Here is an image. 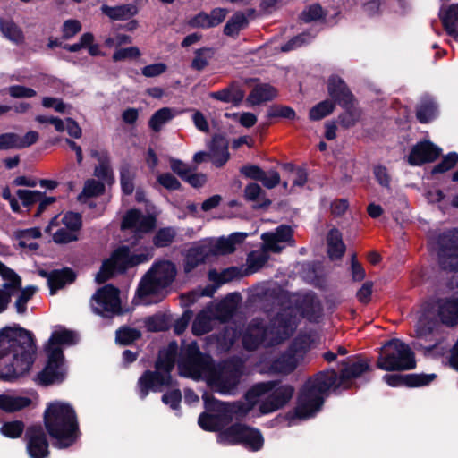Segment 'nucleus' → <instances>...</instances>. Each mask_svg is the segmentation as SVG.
<instances>
[{"label": "nucleus", "instance_id": "obj_39", "mask_svg": "<svg viewBox=\"0 0 458 458\" xmlns=\"http://www.w3.org/2000/svg\"><path fill=\"white\" fill-rule=\"evenodd\" d=\"M297 360L293 353H283L275 359L270 365V369L274 372L289 375L297 368Z\"/></svg>", "mask_w": 458, "mask_h": 458}, {"label": "nucleus", "instance_id": "obj_22", "mask_svg": "<svg viewBox=\"0 0 458 458\" xmlns=\"http://www.w3.org/2000/svg\"><path fill=\"white\" fill-rule=\"evenodd\" d=\"M435 305L440 324L449 328L458 326V296L437 298Z\"/></svg>", "mask_w": 458, "mask_h": 458}, {"label": "nucleus", "instance_id": "obj_7", "mask_svg": "<svg viewBox=\"0 0 458 458\" xmlns=\"http://www.w3.org/2000/svg\"><path fill=\"white\" fill-rule=\"evenodd\" d=\"M178 369L184 377L199 378L213 369V360L210 355L202 353L197 342L192 341L181 350Z\"/></svg>", "mask_w": 458, "mask_h": 458}, {"label": "nucleus", "instance_id": "obj_2", "mask_svg": "<svg viewBox=\"0 0 458 458\" xmlns=\"http://www.w3.org/2000/svg\"><path fill=\"white\" fill-rule=\"evenodd\" d=\"M33 334L21 327L0 330V379L12 381L27 374L35 360Z\"/></svg>", "mask_w": 458, "mask_h": 458}, {"label": "nucleus", "instance_id": "obj_44", "mask_svg": "<svg viewBox=\"0 0 458 458\" xmlns=\"http://www.w3.org/2000/svg\"><path fill=\"white\" fill-rule=\"evenodd\" d=\"M439 323L438 318L421 316L416 324V335L420 338L427 337L437 329Z\"/></svg>", "mask_w": 458, "mask_h": 458}, {"label": "nucleus", "instance_id": "obj_35", "mask_svg": "<svg viewBox=\"0 0 458 458\" xmlns=\"http://www.w3.org/2000/svg\"><path fill=\"white\" fill-rule=\"evenodd\" d=\"M31 403L29 397L13 394H0V409L6 412H13L28 407Z\"/></svg>", "mask_w": 458, "mask_h": 458}, {"label": "nucleus", "instance_id": "obj_56", "mask_svg": "<svg viewBox=\"0 0 458 458\" xmlns=\"http://www.w3.org/2000/svg\"><path fill=\"white\" fill-rule=\"evenodd\" d=\"M37 288L35 286H28L21 291V293L14 303L18 313H25L27 310V302L32 298Z\"/></svg>", "mask_w": 458, "mask_h": 458}, {"label": "nucleus", "instance_id": "obj_26", "mask_svg": "<svg viewBox=\"0 0 458 458\" xmlns=\"http://www.w3.org/2000/svg\"><path fill=\"white\" fill-rule=\"evenodd\" d=\"M171 372V370L157 369L155 372L145 370V395L148 394L147 389L148 388L156 392H161L165 387L178 386V383L173 379Z\"/></svg>", "mask_w": 458, "mask_h": 458}, {"label": "nucleus", "instance_id": "obj_10", "mask_svg": "<svg viewBox=\"0 0 458 458\" xmlns=\"http://www.w3.org/2000/svg\"><path fill=\"white\" fill-rule=\"evenodd\" d=\"M142 261L143 254L131 255L128 246L118 248L108 259L103 262L100 270L96 275V281L98 284L105 283L114 275L115 271H123Z\"/></svg>", "mask_w": 458, "mask_h": 458}, {"label": "nucleus", "instance_id": "obj_37", "mask_svg": "<svg viewBox=\"0 0 458 458\" xmlns=\"http://www.w3.org/2000/svg\"><path fill=\"white\" fill-rule=\"evenodd\" d=\"M60 221L58 216H55L51 219L49 225L46 227V232L51 233L53 240L56 243H68L71 242L77 241V235L74 232L67 227L64 226L58 228L56 231H53L55 226H59Z\"/></svg>", "mask_w": 458, "mask_h": 458}, {"label": "nucleus", "instance_id": "obj_31", "mask_svg": "<svg viewBox=\"0 0 458 458\" xmlns=\"http://www.w3.org/2000/svg\"><path fill=\"white\" fill-rule=\"evenodd\" d=\"M178 355V344L176 341H171L167 346L159 351L156 369L168 371L173 370Z\"/></svg>", "mask_w": 458, "mask_h": 458}, {"label": "nucleus", "instance_id": "obj_36", "mask_svg": "<svg viewBox=\"0 0 458 458\" xmlns=\"http://www.w3.org/2000/svg\"><path fill=\"white\" fill-rule=\"evenodd\" d=\"M439 18L446 33L452 37L458 36V4H451L446 10L441 11Z\"/></svg>", "mask_w": 458, "mask_h": 458}, {"label": "nucleus", "instance_id": "obj_59", "mask_svg": "<svg viewBox=\"0 0 458 458\" xmlns=\"http://www.w3.org/2000/svg\"><path fill=\"white\" fill-rule=\"evenodd\" d=\"M0 430L6 437L12 438L19 437L24 430V424L20 420L6 422L1 427Z\"/></svg>", "mask_w": 458, "mask_h": 458}, {"label": "nucleus", "instance_id": "obj_41", "mask_svg": "<svg viewBox=\"0 0 458 458\" xmlns=\"http://www.w3.org/2000/svg\"><path fill=\"white\" fill-rule=\"evenodd\" d=\"M344 111L338 116L339 124L344 128L349 129L353 127L360 119L362 112L356 104H352L347 107H342Z\"/></svg>", "mask_w": 458, "mask_h": 458}, {"label": "nucleus", "instance_id": "obj_63", "mask_svg": "<svg viewBox=\"0 0 458 458\" xmlns=\"http://www.w3.org/2000/svg\"><path fill=\"white\" fill-rule=\"evenodd\" d=\"M373 174L378 184L384 188L390 189L391 177L385 165H377L373 168Z\"/></svg>", "mask_w": 458, "mask_h": 458}, {"label": "nucleus", "instance_id": "obj_4", "mask_svg": "<svg viewBox=\"0 0 458 458\" xmlns=\"http://www.w3.org/2000/svg\"><path fill=\"white\" fill-rule=\"evenodd\" d=\"M76 342L74 332L67 329L55 330L52 333L47 345V364L38 374V377L42 385L47 386L60 383L65 377L64 365V353L61 345H71Z\"/></svg>", "mask_w": 458, "mask_h": 458}, {"label": "nucleus", "instance_id": "obj_12", "mask_svg": "<svg viewBox=\"0 0 458 458\" xmlns=\"http://www.w3.org/2000/svg\"><path fill=\"white\" fill-rule=\"evenodd\" d=\"M93 311L98 315L111 317L122 313L119 290L112 284L99 288L91 297Z\"/></svg>", "mask_w": 458, "mask_h": 458}, {"label": "nucleus", "instance_id": "obj_24", "mask_svg": "<svg viewBox=\"0 0 458 458\" xmlns=\"http://www.w3.org/2000/svg\"><path fill=\"white\" fill-rule=\"evenodd\" d=\"M229 142L226 137L221 133L213 135L208 144L210 160L217 167H223L230 158L228 151Z\"/></svg>", "mask_w": 458, "mask_h": 458}, {"label": "nucleus", "instance_id": "obj_61", "mask_svg": "<svg viewBox=\"0 0 458 458\" xmlns=\"http://www.w3.org/2000/svg\"><path fill=\"white\" fill-rule=\"evenodd\" d=\"M24 207H30L39 201L42 198V192L30 190H18L16 192Z\"/></svg>", "mask_w": 458, "mask_h": 458}, {"label": "nucleus", "instance_id": "obj_5", "mask_svg": "<svg viewBox=\"0 0 458 458\" xmlns=\"http://www.w3.org/2000/svg\"><path fill=\"white\" fill-rule=\"evenodd\" d=\"M377 369L385 371H403L416 368L415 353L411 348L397 338L385 343L376 363Z\"/></svg>", "mask_w": 458, "mask_h": 458}, {"label": "nucleus", "instance_id": "obj_52", "mask_svg": "<svg viewBox=\"0 0 458 458\" xmlns=\"http://www.w3.org/2000/svg\"><path fill=\"white\" fill-rule=\"evenodd\" d=\"M326 13L319 4H313L308 6L307 9L303 10L300 14V19L305 22L310 23L311 21H317L325 19Z\"/></svg>", "mask_w": 458, "mask_h": 458}, {"label": "nucleus", "instance_id": "obj_34", "mask_svg": "<svg viewBox=\"0 0 458 458\" xmlns=\"http://www.w3.org/2000/svg\"><path fill=\"white\" fill-rule=\"evenodd\" d=\"M249 26V20L243 12H235L226 21L224 27V34L236 38L241 30H245Z\"/></svg>", "mask_w": 458, "mask_h": 458}, {"label": "nucleus", "instance_id": "obj_42", "mask_svg": "<svg viewBox=\"0 0 458 458\" xmlns=\"http://www.w3.org/2000/svg\"><path fill=\"white\" fill-rule=\"evenodd\" d=\"M265 196V191L256 182H250L244 189V198L246 200L257 201L262 199V202L259 204V208H267L271 205L272 201Z\"/></svg>", "mask_w": 458, "mask_h": 458}, {"label": "nucleus", "instance_id": "obj_49", "mask_svg": "<svg viewBox=\"0 0 458 458\" xmlns=\"http://www.w3.org/2000/svg\"><path fill=\"white\" fill-rule=\"evenodd\" d=\"M437 105L433 101L422 102L416 110V118L420 123L431 122L437 114Z\"/></svg>", "mask_w": 458, "mask_h": 458}, {"label": "nucleus", "instance_id": "obj_46", "mask_svg": "<svg viewBox=\"0 0 458 458\" xmlns=\"http://www.w3.org/2000/svg\"><path fill=\"white\" fill-rule=\"evenodd\" d=\"M176 230L174 227H163L157 231L152 239V243L156 248L169 247L176 237Z\"/></svg>", "mask_w": 458, "mask_h": 458}, {"label": "nucleus", "instance_id": "obj_47", "mask_svg": "<svg viewBox=\"0 0 458 458\" xmlns=\"http://www.w3.org/2000/svg\"><path fill=\"white\" fill-rule=\"evenodd\" d=\"M195 56L191 61V69L200 72L203 71L208 65V60L213 58L215 50L212 47H201L196 49Z\"/></svg>", "mask_w": 458, "mask_h": 458}, {"label": "nucleus", "instance_id": "obj_43", "mask_svg": "<svg viewBox=\"0 0 458 458\" xmlns=\"http://www.w3.org/2000/svg\"><path fill=\"white\" fill-rule=\"evenodd\" d=\"M0 28L4 37L15 44H21L24 42V35L21 29L13 21L1 20Z\"/></svg>", "mask_w": 458, "mask_h": 458}, {"label": "nucleus", "instance_id": "obj_23", "mask_svg": "<svg viewBox=\"0 0 458 458\" xmlns=\"http://www.w3.org/2000/svg\"><path fill=\"white\" fill-rule=\"evenodd\" d=\"M442 149L429 140L415 144L408 156V163L413 166L436 161L441 155Z\"/></svg>", "mask_w": 458, "mask_h": 458}, {"label": "nucleus", "instance_id": "obj_57", "mask_svg": "<svg viewBox=\"0 0 458 458\" xmlns=\"http://www.w3.org/2000/svg\"><path fill=\"white\" fill-rule=\"evenodd\" d=\"M157 182L165 189L171 191L182 190V183L180 181L170 173L160 174L157 178Z\"/></svg>", "mask_w": 458, "mask_h": 458}, {"label": "nucleus", "instance_id": "obj_8", "mask_svg": "<svg viewBox=\"0 0 458 458\" xmlns=\"http://www.w3.org/2000/svg\"><path fill=\"white\" fill-rule=\"evenodd\" d=\"M205 409L209 412H216L210 414L202 412L199 416V426L210 432H217L230 421V410L226 402L216 399L212 394L205 392L202 394Z\"/></svg>", "mask_w": 458, "mask_h": 458}, {"label": "nucleus", "instance_id": "obj_17", "mask_svg": "<svg viewBox=\"0 0 458 458\" xmlns=\"http://www.w3.org/2000/svg\"><path fill=\"white\" fill-rule=\"evenodd\" d=\"M275 386L267 394V398L261 403L259 411L263 414L274 412L284 405L292 399L294 388L291 385H280L278 381H274Z\"/></svg>", "mask_w": 458, "mask_h": 458}, {"label": "nucleus", "instance_id": "obj_51", "mask_svg": "<svg viewBox=\"0 0 458 458\" xmlns=\"http://www.w3.org/2000/svg\"><path fill=\"white\" fill-rule=\"evenodd\" d=\"M268 119L284 118L287 120H295L296 112L294 109L288 106L284 105H272L267 114Z\"/></svg>", "mask_w": 458, "mask_h": 458}, {"label": "nucleus", "instance_id": "obj_18", "mask_svg": "<svg viewBox=\"0 0 458 458\" xmlns=\"http://www.w3.org/2000/svg\"><path fill=\"white\" fill-rule=\"evenodd\" d=\"M327 89L329 99L334 105L347 107L352 104H357V99L347 83L340 76L333 74L327 81Z\"/></svg>", "mask_w": 458, "mask_h": 458}, {"label": "nucleus", "instance_id": "obj_25", "mask_svg": "<svg viewBox=\"0 0 458 458\" xmlns=\"http://www.w3.org/2000/svg\"><path fill=\"white\" fill-rule=\"evenodd\" d=\"M212 255V248L210 245L203 243H195L191 247L183 260V269L185 273H190L197 267L204 264L207 259Z\"/></svg>", "mask_w": 458, "mask_h": 458}, {"label": "nucleus", "instance_id": "obj_50", "mask_svg": "<svg viewBox=\"0 0 458 458\" xmlns=\"http://www.w3.org/2000/svg\"><path fill=\"white\" fill-rule=\"evenodd\" d=\"M141 337V331L129 327H122L116 330L115 340L118 344L128 345Z\"/></svg>", "mask_w": 458, "mask_h": 458}, {"label": "nucleus", "instance_id": "obj_53", "mask_svg": "<svg viewBox=\"0 0 458 458\" xmlns=\"http://www.w3.org/2000/svg\"><path fill=\"white\" fill-rule=\"evenodd\" d=\"M457 163L458 153L454 151L449 152L447 155L444 156L442 160L432 168L431 174H444L454 168Z\"/></svg>", "mask_w": 458, "mask_h": 458}, {"label": "nucleus", "instance_id": "obj_19", "mask_svg": "<svg viewBox=\"0 0 458 458\" xmlns=\"http://www.w3.org/2000/svg\"><path fill=\"white\" fill-rule=\"evenodd\" d=\"M269 330L267 325L260 318H255L248 324L242 335V344L248 352H253L267 340L269 335Z\"/></svg>", "mask_w": 458, "mask_h": 458}, {"label": "nucleus", "instance_id": "obj_16", "mask_svg": "<svg viewBox=\"0 0 458 458\" xmlns=\"http://www.w3.org/2000/svg\"><path fill=\"white\" fill-rule=\"evenodd\" d=\"M27 452L30 458H47L49 444L46 432L39 425L29 427L24 436Z\"/></svg>", "mask_w": 458, "mask_h": 458}, {"label": "nucleus", "instance_id": "obj_1", "mask_svg": "<svg viewBox=\"0 0 458 458\" xmlns=\"http://www.w3.org/2000/svg\"><path fill=\"white\" fill-rule=\"evenodd\" d=\"M374 369L370 360L361 354L348 356L338 362V370L329 368L310 377L300 390L294 416L306 420L322 408L329 392L359 388L371 381Z\"/></svg>", "mask_w": 458, "mask_h": 458}, {"label": "nucleus", "instance_id": "obj_58", "mask_svg": "<svg viewBox=\"0 0 458 458\" xmlns=\"http://www.w3.org/2000/svg\"><path fill=\"white\" fill-rule=\"evenodd\" d=\"M174 387L166 391L162 395L161 400L165 404L169 405L172 410H178L182 401V392L177 386Z\"/></svg>", "mask_w": 458, "mask_h": 458}, {"label": "nucleus", "instance_id": "obj_54", "mask_svg": "<svg viewBox=\"0 0 458 458\" xmlns=\"http://www.w3.org/2000/svg\"><path fill=\"white\" fill-rule=\"evenodd\" d=\"M105 190L102 182L90 179L85 182L83 191L79 195V200L82 201L84 199L96 197L100 195Z\"/></svg>", "mask_w": 458, "mask_h": 458}, {"label": "nucleus", "instance_id": "obj_30", "mask_svg": "<svg viewBox=\"0 0 458 458\" xmlns=\"http://www.w3.org/2000/svg\"><path fill=\"white\" fill-rule=\"evenodd\" d=\"M327 255L331 260L341 259L346 250L342 233L337 228H332L327 235Z\"/></svg>", "mask_w": 458, "mask_h": 458}, {"label": "nucleus", "instance_id": "obj_14", "mask_svg": "<svg viewBox=\"0 0 458 458\" xmlns=\"http://www.w3.org/2000/svg\"><path fill=\"white\" fill-rule=\"evenodd\" d=\"M294 318L289 310H282L276 314L267 326L273 344H280L293 335L296 327Z\"/></svg>", "mask_w": 458, "mask_h": 458}, {"label": "nucleus", "instance_id": "obj_3", "mask_svg": "<svg viewBox=\"0 0 458 458\" xmlns=\"http://www.w3.org/2000/svg\"><path fill=\"white\" fill-rule=\"evenodd\" d=\"M44 425L58 448L72 445L80 435L76 412L66 403H50L44 412Z\"/></svg>", "mask_w": 458, "mask_h": 458}, {"label": "nucleus", "instance_id": "obj_60", "mask_svg": "<svg viewBox=\"0 0 458 458\" xmlns=\"http://www.w3.org/2000/svg\"><path fill=\"white\" fill-rule=\"evenodd\" d=\"M171 170L177 174L182 181L190 172L197 170V166L190 167L187 164L180 159L171 157L170 160Z\"/></svg>", "mask_w": 458, "mask_h": 458}, {"label": "nucleus", "instance_id": "obj_28", "mask_svg": "<svg viewBox=\"0 0 458 458\" xmlns=\"http://www.w3.org/2000/svg\"><path fill=\"white\" fill-rule=\"evenodd\" d=\"M121 228L134 234L135 241L131 242L132 245L141 240L143 237V216L141 212L138 209L129 210L123 218Z\"/></svg>", "mask_w": 458, "mask_h": 458}, {"label": "nucleus", "instance_id": "obj_40", "mask_svg": "<svg viewBox=\"0 0 458 458\" xmlns=\"http://www.w3.org/2000/svg\"><path fill=\"white\" fill-rule=\"evenodd\" d=\"M175 116V112L170 107H162L153 114L148 121L149 128L155 131L159 132L166 123L171 121Z\"/></svg>", "mask_w": 458, "mask_h": 458}, {"label": "nucleus", "instance_id": "obj_29", "mask_svg": "<svg viewBox=\"0 0 458 458\" xmlns=\"http://www.w3.org/2000/svg\"><path fill=\"white\" fill-rule=\"evenodd\" d=\"M278 95L277 89L269 83H259L253 87L249 96L247 102L250 106H259L262 103L272 101Z\"/></svg>", "mask_w": 458, "mask_h": 458}, {"label": "nucleus", "instance_id": "obj_13", "mask_svg": "<svg viewBox=\"0 0 458 458\" xmlns=\"http://www.w3.org/2000/svg\"><path fill=\"white\" fill-rule=\"evenodd\" d=\"M242 376V365L237 361H225L212 375L213 384L221 394H230L238 386Z\"/></svg>", "mask_w": 458, "mask_h": 458}, {"label": "nucleus", "instance_id": "obj_27", "mask_svg": "<svg viewBox=\"0 0 458 458\" xmlns=\"http://www.w3.org/2000/svg\"><path fill=\"white\" fill-rule=\"evenodd\" d=\"M238 334L235 328L232 327H225L220 331L210 336L211 344L216 347L217 353H226L233 346Z\"/></svg>", "mask_w": 458, "mask_h": 458}, {"label": "nucleus", "instance_id": "obj_33", "mask_svg": "<svg viewBox=\"0 0 458 458\" xmlns=\"http://www.w3.org/2000/svg\"><path fill=\"white\" fill-rule=\"evenodd\" d=\"M76 278L75 273L68 267L51 271L49 278L50 293L55 294L57 290L72 284Z\"/></svg>", "mask_w": 458, "mask_h": 458}, {"label": "nucleus", "instance_id": "obj_9", "mask_svg": "<svg viewBox=\"0 0 458 458\" xmlns=\"http://www.w3.org/2000/svg\"><path fill=\"white\" fill-rule=\"evenodd\" d=\"M219 438L230 445H242L252 452L259 451L264 445L259 429L238 422L223 430Z\"/></svg>", "mask_w": 458, "mask_h": 458}, {"label": "nucleus", "instance_id": "obj_11", "mask_svg": "<svg viewBox=\"0 0 458 458\" xmlns=\"http://www.w3.org/2000/svg\"><path fill=\"white\" fill-rule=\"evenodd\" d=\"M437 243L439 267L446 272H458V228L440 233Z\"/></svg>", "mask_w": 458, "mask_h": 458}, {"label": "nucleus", "instance_id": "obj_32", "mask_svg": "<svg viewBox=\"0 0 458 458\" xmlns=\"http://www.w3.org/2000/svg\"><path fill=\"white\" fill-rule=\"evenodd\" d=\"M244 91L240 87L231 84L221 90L210 93V97L214 99L224 103H231L234 106H238L244 98Z\"/></svg>", "mask_w": 458, "mask_h": 458}, {"label": "nucleus", "instance_id": "obj_38", "mask_svg": "<svg viewBox=\"0 0 458 458\" xmlns=\"http://www.w3.org/2000/svg\"><path fill=\"white\" fill-rule=\"evenodd\" d=\"M101 11L104 14L108 16L111 20L114 21H123L128 20L137 13L138 8L131 4H122L117 6H108L106 4H103L101 6Z\"/></svg>", "mask_w": 458, "mask_h": 458}, {"label": "nucleus", "instance_id": "obj_15", "mask_svg": "<svg viewBox=\"0 0 458 458\" xmlns=\"http://www.w3.org/2000/svg\"><path fill=\"white\" fill-rule=\"evenodd\" d=\"M276 383L273 381H266L254 384L245 394L244 398L247 403L242 402H235L233 403H227L228 409L230 410V420H232V415H242L244 416L248 414L253 406L257 403L258 399L268 393L273 389Z\"/></svg>", "mask_w": 458, "mask_h": 458}, {"label": "nucleus", "instance_id": "obj_6", "mask_svg": "<svg viewBox=\"0 0 458 458\" xmlns=\"http://www.w3.org/2000/svg\"><path fill=\"white\" fill-rule=\"evenodd\" d=\"M176 274V267L170 260L153 264L145 273V306L162 301V291L172 284Z\"/></svg>", "mask_w": 458, "mask_h": 458}, {"label": "nucleus", "instance_id": "obj_55", "mask_svg": "<svg viewBox=\"0 0 458 458\" xmlns=\"http://www.w3.org/2000/svg\"><path fill=\"white\" fill-rule=\"evenodd\" d=\"M41 236L39 228L34 227L21 231L18 234L19 245L23 248H29L30 250H37L38 243H28V240L37 239Z\"/></svg>", "mask_w": 458, "mask_h": 458}, {"label": "nucleus", "instance_id": "obj_20", "mask_svg": "<svg viewBox=\"0 0 458 458\" xmlns=\"http://www.w3.org/2000/svg\"><path fill=\"white\" fill-rule=\"evenodd\" d=\"M437 375L432 374H386L383 380L391 387L416 388L428 386Z\"/></svg>", "mask_w": 458, "mask_h": 458}, {"label": "nucleus", "instance_id": "obj_62", "mask_svg": "<svg viewBox=\"0 0 458 458\" xmlns=\"http://www.w3.org/2000/svg\"><path fill=\"white\" fill-rule=\"evenodd\" d=\"M240 173L246 178L260 182L264 179L265 171L256 165H245L240 168Z\"/></svg>", "mask_w": 458, "mask_h": 458}, {"label": "nucleus", "instance_id": "obj_64", "mask_svg": "<svg viewBox=\"0 0 458 458\" xmlns=\"http://www.w3.org/2000/svg\"><path fill=\"white\" fill-rule=\"evenodd\" d=\"M61 222L63 223L64 226L67 227V229L72 230L75 233L81 227V217L77 213H66L61 219Z\"/></svg>", "mask_w": 458, "mask_h": 458}, {"label": "nucleus", "instance_id": "obj_45", "mask_svg": "<svg viewBox=\"0 0 458 458\" xmlns=\"http://www.w3.org/2000/svg\"><path fill=\"white\" fill-rule=\"evenodd\" d=\"M145 328L149 332L166 331L170 328L169 317L163 313H157L145 318Z\"/></svg>", "mask_w": 458, "mask_h": 458}, {"label": "nucleus", "instance_id": "obj_48", "mask_svg": "<svg viewBox=\"0 0 458 458\" xmlns=\"http://www.w3.org/2000/svg\"><path fill=\"white\" fill-rule=\"evenodd\" d=\"M334 110V103H332L329 99H325L310 109L309 119L310 121H319L331 114Z\"/></svg>", "mask_w": 458, "mask_h": 458}, {"label": "nucleus", "instance_id": "obj_21", "mask_svg": "<svg viewBox=\"0 0 458 458\" xmlns=\"http://www.w3.org/2000/svg\"><path fill=\"white\" fill-rule=\"evenodd\" d=\"M0 276L4 281L3 287H0V313H2L8 308L13 293L21 288V279L1 261Z\"/></svg>", "mask_w": 458, "mask_h": 458}]
</instances>
